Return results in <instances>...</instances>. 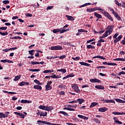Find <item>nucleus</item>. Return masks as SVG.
<instances>
[{"mask_svg":"<svg viewBox=\"0 0 125 125\" xmlns=\"http://www.w3.org/2000/svg\"><path fill=\"white\" fill-rule=\"evenodd\" d=\"M86 48H87L88 49H90V48L91 49H95V46L92 45H87L86 46Z\"/></svg>","mask_w":125,"mask_h":125,"instance_id":"5701e85b","label":"nucleus"},{"mask_svg":"<svg viewBox=\"0 0 125 125\" xmlns=\"http://www.w3.org/2000/svg\"><path fill=\"white\" fill-rule=\"evenodd\" d=\"M67 31H69V29H66V30H64V29H62L61 30V28L59 29H54L53 30V33H54V34H56V33H59V32H60V34H63V33H65V32H67Z\"/></svg>","mask_w":125,"mask_h":125,"instance_id":"f257e3e1","label":"nucleus"},{"mask_svg":"<svg viewBox=\"0 0 125 125\" xmlns=\"http://www.w3.org/2000/svg\"><path fill=\"white\" fill-rule=\"evenodd\" d=\"M2 3H4V4H7L9 3V0H3Z\"/></svg>","mask_w":125,"mask_h":125,"instance_id":"09e8293b","label":"nucleus"},{"mask_svg":"<svg viewBox=\"0 0 125 125\" xmlns=\"http://www.w3.org/2000/svg\"><path fill=\"white\" fill-rule=\"evenodd\" d=\"M94 58H99L100 59H102L103 60H106V58H104V57L103 56H94L92 58L93 59H94Z\"/></svg>","mask_w":125,"mask_h":125,"instance_id":"6ab92c4d","label":"nucleus"},{"mask_svg":"<svg viewBox=\"0 0 125 125\" xmlns=\"http://www.w3.org/2000/svg\"><path fill=\"white\" fill-rule=\"evenodd\" d=\"M93 121H94L96 124H101V122L96 118H94Z\"/></svg>","mask_w":125,"mask_h":125,"instance_id":"72a5a7b5","label":"nucleus"},{"mask_svg":"<svg viewBox=\"0 0 125 125\" xmlns=\"http://www.w3.org/2000/svg\"><path fill=\"white\" fill-rule=\"evenodd\" d=\"M98 111L99 112H106V111H108V108L105 107H101L99 108Z\"/></svg>","mask_w":125,"mask_h":125,"instance_id":"9d476101","label":"nucleus"},{"mask_svg":"<svg viewBox=\"0 0 125 125\" xmlns=\"http://www.w3.org/2000/svg\"><path fill=\"white\" fill-rule=\"evenodd\" d=\"M115 101H116V102H118L119 103H121L122 102V100L120 99H115Z\"/></svg>","mask_w":125,"mask_h":125,"instance_id":"13d9d810","label":"nucleus"},{"mask_svg":"<svg viewBox=\"0 0 125 125\" xmlns=\"http://www.w3.org/2000/svg\"><path fill=\"white\" fill-rule=\"evenodd\" d=\"M0 35L1 36H6L8 35V32L7 31H4V32H1V31L0 30Z\"/></svg>","mask_w":125,"mask_h":125,"instance_id":"a878e982","label":"nucleus"},{"mask_svg":"<svg viewBox=\"0 0 125 125\" xmlns=\"http://www.w3.org/2000/svg\"><path fill=\"white\" fill-rule=\"evenodd\" d=\"M26 17H32V16H33V15H32V14H29L27 13L26 15Z\"/></svg>","mask_w":125,"mask_h":125,"instance_id":"bf43d9fd","label":"nucleus"},{"mask_svg":"<svg viewBox=\"0 0 125 125\" xmlns=\"http://www.w3.org/2000/svg\"><path fill=\"white\" fill-rule=\"evenodd\" d=\"M119 76H121V75H125V71H121L118 74Z\"/></svg>","mask_w":125,"mask_h":125,"instance_id":"052dcab7","label":"nucleus"},{"mask_svg":"<svg viewBox=\"0 0 125 125\" xmlns=\"http://www.w3.org/2000/svg\"><path fill=\"white\" fill-rule=\"evenodd\" d=\"M92 10L93 12L96 11V10H99L100 12H102L103 13V9L101 8H99L98 7H95L94 8H92Z\"/></svg>","mask_w":125,"mask_h":125,"instance_id":"423d86ee","label":"nucleus"},{"mask_svg":"<svg viewBox=\"0 0 125 125\" xmlns=\"http://www.w3.org/2000/svg\"><path fill=\"white\" fill-rule=\"evenodd\" d=\"M101 13H103V14H104V16H105L106 17H107V16L110 15L109 13L104 11V10H103V13L101 12Z\"/></svg>","mask_w":125,"mask_h":125,"instance_id":"f704fd0d","label":"nucleus"},{"mask_svg":"<svg viewBox=\"0 0 125 125\" xmlns=\"http://www.w3.org/2000/svg\"><path fill=\"white\" fill-rule=\"evenodd\" d=\"M34 82L37 84H39V85H42V83H41V82H40V81L37 79H35V80H34Z\"/></svg>","mask_w":125,"mask_h":125,"instance_id":"7c9ffc66","label":"nucleus"},{"mask_svg":"<svg viewBox=\"0 0 125 125\" xmlns=\"http://www.w3.org/2000/svg\"><path fill=\"white\" fill-rule=\"evenodd\" d=\"M60 94L61 95H65V92H64L63 91H62L60 92Z\"/></svg>","mask_w":125,"mask_h":125,"instance_id":"338daca9","label":"nucleus"},{"mask_svg":"<svg viewBox=\"0 0 125 125\" xmlns=\"http://www.w3.org/2000/svg\"><path fill=\"white\" fill-rule=\"evenodd\" d=\"M33 88H34V89H38L39 90H42V87L40 85H34Z\"/></svg>","mask_w":125,"mask_h":125,"instance_id":"1a4fd4ad","label":"nucleus"},{"mask_svg":"<svg viewBox=\"0 0 125 125\" xmlns=\"http://www.w3.org/2000/svg\"><path fill=\"white\" fill-rule=\"evenodd\" d=\"M122 38H123V36H122V35L118 36V38H117L114 40V43H117V42H120V41H121V40L122 39Z\"/></svg>","mask_w":125,"mask_h":125,"instance_id":"0eeeda50","label":"nucleus"},{"mask_svg":"<svg viewBox=\"0 0 125 125\" xmlns=\"http://www.w3.org/2000/svg\"><path fill=\"white\" fill-rule=\"evenodd\" d=\"M116 18L117 19V20H119V21H122V18H121L119 15H118V16Z\"/></svg>","mask_w":125,"mask_h":125,"instance_id":"774afa93","label":"nucleus"},{"mask_svg":"<svg viewBox=\"0 0 125 125\" xmlns=\"http://www.w3.org/2000/svg\"><path fill=\"white\" fill-rule=\"evenodd\" d=\"M115 61H123V62H125V59L124 58H116L115 60H114Z\"/></svg>","mask_w":125,"mask_h":125,"instance_id":"393cba45","label":"nucleus"},{"mask_svg":"<svg viewBox=\"0 0 125 125\" xmlns=\"http://www.w3.org/2000/svg\"><path fill=\"white\" fill-rule=\"evenodd\" d=\"M65 17H66L67 19L69 21H75V19L72 16L66 15Z\"/></svg>","mask_w":125,"mask_h":125,"instance_id":"f8f14e48","label":"nucleus"},{"mask_svg":"<svg viewBox=\"0 0 125 125\" xmlns=\"http://www.w3.org/2000/svg\"><path fill=\"white\" fill-rule=\"evenodd\" d=\"M86 11H87V12H93L92 8H89V9L88 8L86 10Z\"/></svg>","mask_w":125,"mask_h":125,"instance_id":"864d4df0","label":"nucleus"},{"mask_svg":"<svg viewBox=\"0 0 125 125\" xmlns=\"http://www.w3.org/2000/svg\"><path fill=\"white\" fill-rule=\"evenodd\" d=\"M113 28H115V26L113 25H108L107 26V31L108 32H113V30H114V29H113Z\"/></svg>","mask_w":125,"mask_h":125,"instance_id":"9b49d317","label":"nucleus"},{"mask_svg":"<svg viewBox=\"0 0 125 125\" xmlns=\"http://www.w3.org/2000/svg\"><path fill=\"white\" fill-rule=\"evenodd\" d=\"M60 114H62V115H64V116H69V114L67 113V112L65 111H61L59 112Z\"/></svg>","mask_w":125,"mask_h":125,"instance_id":"c9c22d12","label":"nucleus"},{"mask_svg":"<svg viewBox=\"0 0 125 125\" xmlns=\"http://www.w3.org/2000/svg\"><path fill=\"white\" fill-rule=\"evenodd\" d=\"M7 117H8V114H5L4 113H3V118L4 119L5 118H7Z\"/></svg>","mask_w":125,"mask_h":125,"instance_id":"0e129e2a","label":"nucleus"},{"mask_svg":"<svg viewBox=\"0 0 125 125\" xmlns=\"http://www.w3.org/2000/svg\"><path fill=\"white\" fill-rule=\"evenodd\" d=\"M79 64L82 65L83 66H87V67H89V66H90V64L84 62H80Z\"/></svg>","mask_w":125,"mask_h":125,"instance_id":"dca6fc26","label":"nucleus"},{"mask_svg":"<svg viewBox=\"0 0 125 125\" xmlns=\"http://www.w3.org/2000/svg\"><path fill=\"white\" fill-rule=\"evenodd\" d=\"M13 34L14 35H22V33L21 32H13Z\"/></svg>","mask_w":125,"mask_h":125,"instance_id":"680f3d73","label":"nucleus"},{"mask_svg":"<svg viewBox=\"0 0 125 125\" xmlns=\"http://www.w3.org/2000/svg\"><path fill=\"white\" fill-rule=\"evenodd\" d=\"M45 90H51V89L52 88V86H50V85L47 84L45 86Z\"/></svg>","mask_w":125,"mask_h":125,"instance_id":"f3484780","label":"nucleus"},{"mask_svg":"<svg viewBox=\"0 0 125 125\" xmlns=\"http://www.w3.org/2000/svg\"><path fill=\"white\" fill-rule=\"evenodd\" d=\"M34 51H35V50H29L28 53L30 55H31L32 56H33Z\"/></svg>","mask_w":125,"mask_h":125,"instance_id":"e433bc0d","label":"nucleus"},{"mask_svg":"<svg viewBox=\"0 0 125 125\" xmlns=\"http://www.w3.org/2000/svg\"><path fill=\"white\" fill-rule=\"evenodd\" d=\"M64 58H66V55H62V56H61L59 57V59H64Z\"/></svg>","mask_w":125,"mask_h":125,"instance_id":"6e6d98bb","label":"nucleus"},{"mask_svg":"<svg viewBox=\"0 0 125 125\" xmlns=\"http://www.w3.org/2000/svg\"><path fill=\"white\" fill-rule=\"evenodd\" d=\"M114 123H115L117 125H123V123L119 120L115 121Z\"/></svg>","mask_w":125,"mask_h":125,"instance_id":"ea45409f","label":"nucleus"},{"mask_svg":"<svg viewBox=\"0 0 125 125\" xmlns=\"http://www.w3.org/2000/svg\"><path fill=\"white\" fill-rule=\"evenodd\" d=\"M14 114H15V115H17V116H19L21 119H25V117H26L25 115L18 112H14Z\"/></svg>","mask_w":125,"mask_h":125,"instance_id":"39448f33","label":"nucleus"},{"mask_svg":"<svg viewBox=\"0 0 125 125\" xmlns=\"http://www.w3.org/2000/svg\"><path fill=\"white\" fill-rule=\"evenodd\" d=\"M113 115H125V112H113Z\"/></svg>","mask_w":125,"mask_h":125,"instance_id":"aec40b11","label":"nucleus"},{"mask_svg":"<svg viewBox=\"0 0 125 125\" xmlns=\"http://www.w3.org/2000/svg\"><path fill=\"white\" fill-rule=\"evenodd\" d=\"M77 101L79 104H83V102H84V100L83 99H78Z\"/></svg>","mask_w":125,"mask_h":125,"instance_id":"473e14b6","label":"nucleus"},{"mask_svg":"<svg viewBox=\"0 0 125 125\" xmlns=\"http://www.w3.org/2000/svg\"><path fill=\"white\" fill-rule=\"evenodd\" d=\"M98 42H105V41L104 39H100L98 41Z\"/></svg>","mask_w":125,"mask_h":125,"instance_id":"e2e57ef3","label":"nucleus"},{"mask_svg":"<svg viewBox=\"0 0 125 125\" xmlns=\"http://www.w3.org/2000/svg\"><path fill=\"white\" fill-rule=\"evenodd\" d=\"M29 71H30V72H40V71H41V69H33L30 68L29 69Z\"/></svg>","mask_w":125,"mask_h":125,"instance_id":"c85d7f7f","label":"nucleus"},{"mask_svg":"<svg viewBox=\"0 0 125 125\" xmlns=\"http://www.w3.org/2000/svg\"><path fill=\"white\" fill-rule=\"evenodd\" d=\"M68 78H73V77H75V75L74 74V73H71L70 74H68L67 75H66Z\"/></svg>","mask_w":125,"mask_h":125,"instance_id":"4c0bfd02","label":"nucleus"},{"mask_svg":"<svg viewBox=\"0 0 125 125\" xmlns=\"http://www.w3.org/2000/svg\"><path fill=\"white\" fill-rule=\"evenodd\" d=\"M90 83H101V81L99 79H97L96 78L90 79Z\"/></svg>","mask_w":125,"mask_h":125,"instance_id":"6e6552de","label":"nucleus"},{"mask_svg":"<svg viewBox=\"0 0 125 125\" xmlns=\"http://www.w3.org/2000/svg\"><path fill=\"white\" fill-rule=\"evenodd\" d=\"M107 65L109 66H117L118 64L114 62H107Z\"/></svg>","mask_w":125,"mask_h":125,"instance_id":"2f4dec72","label":"nucleus"},{"mask_svg":"<svg viewBox=\"0 0 125 125\" xmlns=\"http://www.w3.org/2000/svg\"><path fill=\"white\" fill-rule=\"evenodd\" d=\"M71 87L75 92H77V93H80L81 90H80V89H79V86H78V84H72Z\"/></svg>","mask_w":125,"mask_h":125,"instance_id":"7ed1b4c3","label":"nucleus"},{"mask_svg":"<svg viewBox=\"0 0 125 125\" xmlns=\"http://www.w3.org/2000/svg\"><path fill=\"white\" fill-rule=\"evenodd\" d=\"M32 65H38L40 64V62H31Z\"/></svg>","mask_w":125,"mask_h":125,"instance_id":"37998d69","label":"nucleus"},{"mask_svg":"<svg viewBox=\"0 0 125 125\" xmlns=\"http://www.w3.org/2000/svg\"><path fill=\"white\" fill-rule=\"evenodd\" d=\"M0 62L2 63H13V61L7 60H0Z\"/></svg>","mask_w":125,"mask_h":125,"instance_id":"2eb2a0df","label":"nucleus"},{"mask_svg":"<svg viewBox=\"0 0 125 125\" xmlns=\"http://www.w3.org/2000/svg\"><path fill=\"white\" fill-rule=\"evenodd\" d=\"M21 78V75H18L15 77L14 81L15 82H16V81H18L19 80H20Z\"/></svg>","mask_w":125,"mask_h":125,"instance_id":"cd10ccee","label":"nucleus"},{"mask_svg":"<svg viewBox=\"0 0 125 125\" xmlns=\"http://www.w3.org/2000/svg\"><path fill=\"white\" fill-rule=\"evenodd\" d=\"M107 18H108V19H109V20H110V21H111L112 22H113V21H114V20H113V18H112V17L110 15H108Z\"/></svg>","mask_w":125,"mask_h":125,"instance_id":"a18cd8bd","label":"nucleus"},{"mask_svg":"<svg viewBox=\"0 0 125 125\" xmlns=\"http://www.w3.org/2000/svg\"><path fill=\"white\" fill-rule=\"evenodd\" d=\"M94 41H95V39L94 38H93L92 40L87 41L86 42V43H90V42H94Z\"/></svg>","mask_w":125,"mask_h":125,"instance_id":"de8ad7c7","label":"nucleus"},{"mask_svg":"<svg viewBox=\"0 0 125 125\" xmlns=\"http://www.w3.org/2000/svg\"><path fill=\"white\" fill-rule=\"evenodd\" d=\"M15 40H22V37L20 36H15Z\"/></svg>","mask_w":125,"mask_h":125,"instance_id":"3c124183","label":"nucleus"},{"mask_svg":"<svg viewBox=\"0 0 125 125\" xmlns=\"http://www.w3.org/2000/svg\"><path fill=\"white\" fill-rule=\"evenodd\" d=\"M21 102V103H32V101L27 100H22Z\"/></svg>","mask_w":125,"mask_h":125,"instance_id":"4be33fe9","label":"nucleus"},{"mask_svg":"<svg viewBox=\"0 0 125 125\" xmlns=\"http://www.w3.org/2000/svg\"><path fill=\"white\" fill-rule=\"evenodd\" d=\"M58 87H59V88H66V85L63 84H61V85L58 86Z\"/></svg>","mask_w":125,"mask_h":125,"instance_id":"58836bf2","label":"nucleus"},{"mask_svg":"<svg viewBox=\"0 0 125 125\" xmlns=\"http://www.w3.org/2000/svg\"><path fill=\"white\" fill-rule=\"evenodd\" d=\"M37 123H40V124H43L44 125H61L58 124H52L50 122H48L47 121H43L42 120H38L37 121Z\"/></svg>","mask_w":125,"mask_h":125,"instance_id":"f03ea898","label":"nucleus"},{"mask_svg":"<svg viewBox=\"0 0 125 125\" xmlns=\"http://www.w3.org/2000/svg\"><path fill=\"white\" fill-rule=\"evenodd\" d=\"M80 57H76V58H73V57L72 58V59H73L75 61H79V60H80Z\"/></svg>","mask_w":125,"mask_h":125,"instance_id":"79ce46f5","label":"nucleus"},{"mask_svg":"<svg viewBox=\"0 0 125 125\" xmlns=\"http://www.w3.org/2000/svg\"><path fill=\"white\" fill-rule=\"evenodd\" d=\"M78 118H80V119H83V120H88V117L86 116H84L82 115H78Z\"/></svg>","mask_w":125,"mask_h":125,"instance_id":"a211bd4d","label":"nucleus"},{"mask_svg":"<svg viewBox=\"0 0 125 125\" xmlns=\"http://www.w3.org/2000/svg\"><path fill=\"white\" fill-rule=\"evenodd\" d=\"M0 30H2V31H6V30H7V27H0Z\"/></svg>","mask_w":125,"mask_h":125,"instance_id":"c03bdc74","label":"nucleus"},{"mask_svg":"<svg viewBox=\"0 0 125 125\" xmlns=\"http://www.w3.org/2000/svg\"><path fill=\"white\" fill-rule=\"evenodd\" d=\"M40 117H46V116H47V112H45L44 113L43 112H42L40 114Z\"/></svg>","mask_w":125,"mask_h":125,"instance_id":"b1692460","label":"nucleus"},{"mask_svg":"<svg viewBox=\"0 0 125 125\" xmlns=\"http://www.w3.org/2000/svg\"><path fill=\"white\" fill-rule=\"evenodd\" d=\"M57 72H62V74H65L67 72V70L65 69L62 68L61 69H58Z\"/></svg>","mask_w":125,"mask_h":125,"instance_id":"412c9836","label":"nucleus"},{"mask_svg":"<svg viewBox=\"0 0 125 125\" xmlns=\"http://www.w3.org/2000/svg\"><path fill=\"white\" fill-rule=\"evenodd\" d=\"M115 4L116 5H118V6H122V3H119V1L117 0H115Z\"/></svg>","mask_w":125,"mask_h":125,"instance_id":"a19ab883","label":"nucleus"},{"mask_svg":"<svg viewBox=\"0 0 125 125\" xmlns=\"http://www.w3.org/2000/svg\"><path fill=\"white\" fill-rule=\"evenodd\" d=\"M106 103H115V101L113 100H106L104 101Z\"/></svg>","mask_w":125,"mask_h":125,"instance_id":"bb28decb","label":"nucleus"},{"mask_svg":"<svg viewBox=\"0 0 125 125\" xmlns=\"http://www.w3.org/2000/svg\"><path fill=\"white\" fill-rule=\"evenodd\" d=\"M95 88H97V89H105V87H104V86L103 85H96L95 86Z\"/></svg>","mask_w":125,"mask_h":125,"instance_id":"4468645a","label":"nucleus"},{"mask_svg":"<svg viewBox=\"0 0 125 125\" xmlns=\"http://www.w3.org/2000/svg\"><path fill=\"white\" fill-rule=\"evenodd\" d=\"M98 105V103H92L90 105V108H92V107H94V106H96Z\"/></svg>","mask_w":125,"mask_h":125,"instance_id":"c756f323","label":"nucleus"},{"mask_svg":"<svg viewBox=\"0 0 125 125\" xmlns=\"http://www.w3.org/2000/svg\"><path fill=\"white\" fill-rule=\"evenodd\" d=\"M63 47L62 46L60 45H56L51 47V50H62Z\"/></svg>","mask_w":125,"mask_h":125,"instance_id":"20e7f679","label":"nucleus"},{"mask_svg":"<svg viewBox=\"0 0 125 125\" xmlns=\"http://www.w3.org/2000/svg\"><path fill=\"white\" fill-rule=\"evenodd\" d=\"M77 104H75L74 105H69L68 107H70V108H77Z\"/></svg>","mask_w":125,"mask_h":125,"instance_id":"4d7b16f0","label":"nucleus"},{"mask_svg":"<svg viewBox=\"0 0 125 125\" xmlns=\"http://www.w3.org/2000/svg\"><path fill=\"white\" fill-rule=\"evenodd\" d=\"M39 109H41V110H45V106L44 105H40L39 106Z\"/></svg>","mask_w":125,"mask_h":125,"instance_id":"49530a36","label":"nucleus"},{"mask_svg":"<svg viewBox=\"0 0 125 125\" xmlns=\"http://www.w3.org/2000/svg\"><path fill=\"white\" fill-rule=\"evenodd\" d=\"M108 33H109L108 31H106L104 34V36L106 38V37H108Z\"/></svg>","mask_w":125,"mask_h":125,"instance_id":"5fc2aeb1","label":"nucleus"},{"mask_svg":"<svg viewBox=\"0 0 125 125\" xmlns=\"http://www.w3.org/2000/svg\"><path fill=\"white\" fill-rule=\"evenodd\" d=\"M122 44H124V45H125V37L124 38V40L122 41Z\"/></svg>","mask_w":125,"mask_h":125,"instance_id":"69168bd1","label":"nucleus"},{"mask_svg":"<svg viewBox=\"0 0 125 125\" xmlns=\"http://www.w3.org/2000/svg\"><path fill=\"white\" fill-rule=\"evenodd\" d=\"M94 15L97 18H98V19H102V15L98 14V13L94 12Z\"/></svg>","mask_w":125,"mask_h":125,"instance_id":"ddd939ff","label":"nucleus"},{"mask_svg":"<svg viewBox=\"0 0 125 125\" xmlns=\"http://www.w3.org/2000/svg\"><path fill=\"white\" fill-rule=\"evenodd\" d=\"M25 82H21L20 83L19 85H20V86H22V85H25Z\"/></svg>","mask_w":125,"mask_h":125,"instance_id":"8fccbe9b","label":"nucleus"},{"mask_svg":"<svg viewBox=\"0 0 125 125\" xmlns=\"http://www.w3.org/2000/svg\"><path fill=\"white\" fill-rule=\"evenodd\" d=\"M78 32L79 33H84L85 32V31H84V30L83 29H78Z\"/></svg>","mask_w":125,"mask_h":125,"instance_id":"603ef678","label":"nucleus"}]
</instances>
